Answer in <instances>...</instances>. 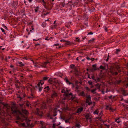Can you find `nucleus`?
Segmentation results:
<instances>
[{
	"label": "nucleus",
	"mask_w": 128,
	"mask_h": 128,
	"mask_svg": "<svg viewBox=\"0 0 128 128\" xmlns=\"http://www.w3.org/2000/svg\"><path fill=\"white\" fill-rule=\"evenodd\" d=\"M85 117L87 120L91 119V118L90 117V115L88 114H86V115Z\"/></svg>",
	"instance_id": "16"
},
{
	"label": "nucleus",
	"mask_w": 128,
	"mask_h": 128,
	"mask_svg": "<svg viewBox=\"0 0 128 128\" xmlns=\"http://www.w3.org/2000/svg\"><path fill=\"white\" fill-rule=\"evenodd\" d=\"M18 63L20 64L19 66L21 67H23L24 66V65L23 64H22V62H19Z\"/></svg>",
	"instance_id": "29"
},
{
	"label": "nucleus",
	"mask_w": 128,
	"mask_h": 128,
	"mask_svg": "<svg viewBox=\"0 0 128 128\" xmlns=\"http://www.w3.org/2000/svg\"><path fill=\"white\" fill-rule=\"evenodd\" d=\"M96 88L94 89H93L91 90V91L92 93H94V94H95L96 92H95L96 91Z\"/></svg>",
	"instance_id": "33"
},
{
	"label": "nucleus",
	"mask_w": 128,
	"mask_h": 128,
	"mask_svg": "<svg viewBox=\"0 0 128 128\" xmlns=\"http://www.w3.org/2000/svg\"><path fill=\"white\" fill-rule=\"evenodd\" d=\"M92 68L91 69L92 72H93L96 70H99V68L96 67V64H93L92 65Z\"/></svg>",
	"instance_id": "5"
},
{
	"label": "nucleus",
	"mask_w": 128,
	"mask_h": 128,
	"mask_svg": "<svg viewBox=\"0 0 128 128\" xmlns=\"http://www.w3.org/2000/svg\"><path fill=\"white\" fill-rule=\"evenodd\" d=\"M86 102L89 105L91 104H92V102H91V98L90 95H86Z\"/></svg>",
	"instance_id": "4"
},
{
	"label": "nucleus",
	"mask_w": 128,
	"mask_h": 128,
	"mask_svg": "<svg viewBox=\"0 0 128 128\" xmlns=\"http://www.w3.org/2000/svg\"><path fill=\"white\" fill-rule=\"evenodd\" d=\"M34 66L36 67L37 68H39L40 67L37 64H35L34 65Z\"/></svg>",
	"instance_id": "64"
},
{
	"label": "nucleus",
	"mask_w": 128,
	"mask_h": 128,
	"mask_svg": "<svg viewBox=\"0 0 128 128\" xmlns=\"http://www.w3.org/2000/svg\"><path fill=\"white\" fill-rule=\"evenodd\" d=\"M93 34V33L92 32H88V35H89V34L92 35V34Z\"/></svg>",
	"instance_id": "52"
},
{
	"label": "nucleus",
	"mask_w": 128,
	"mask_h": 128,
	"mask_svg": "<svg viewBox=\"0 0 128 128\" xmlns=\"http://www.w3.org/2000/svg\"><path fill=\"white\" fill-rule=\"evenodd\" d=\"M115 68L117 69H118L119 68V67L118 66H116V65L115 66H114Z\"/></svg>",
	"instance_id": "50"
},
{
	"label": "nucleus",
	"mask_w": 128,
	"mask_h": 128,
	"mask_svg": "<svg viewBox=\"0 0 128 128\" xmlns=\"http://www.w3.org/2000/svg\"><path fill=\"white\" fill-rule=\"evenodd\" d=\"M113 75H117L118 74V73L117 72H113V74H112Z\"/></svg>",
	"instance_id": "41"
},
{
	"label": "nucleus",
	"mask_w": 128,
	"mask_h": 128,
	"mask_svg": "<svg viewBox=\"0 0 128 128\" xmlns=\"http://www.w3.org/2000/svg\"><path fill=\"white\" fill-rule=\"evenodd\" d=\"M88 83L90 85H92V82L90 80L88 82Z\"/></svg>",
	"instance_id": "48"
},
{
	"label": "nucleus",
	"mask_w": 128,
	"mask_h": 128,
	"mask_svg": "<svg viewBox=\"0 0 128 128\" xmlns=\"http://www.w3.org/2000/svg\"><path fill=\"white\" fill-rule=\"evenodd\" d=\"M53 4L52 3H51L49 5H48V6H47V8H46V9L48 10H50L52 9V8L53 7Z\"/></svg>",
	"instance_id": "9"
},
{
	"label": "nucleus",
	"mask_w": 128,
	"mask_h": 128,
	"mask_svg": "<svg viewBox=\"0 0 128 128\" xmlns=\"http://www.w3.org/2000/svg\"><path fill=\"white\" fill-rule=\"evenodd\" d=\"M48 63V62H44L43 64L41 66L45 68L46 67V64Z\"/></svg>",
	"instance_id": "27"
},
{
	"label": "nucleus",
	"mask_w": 128,
	"mask_h": 128,
	"mask_svg": "<svg viewBox=\"0 0 128 128\" xmlns=\"http://www.w3.org/2000/svg\"><path fill=\"white\" fill-rule=\"evenodd\" d=\"M28 58L26 57H24L23 58V59L25 60H28Z\"/></svg>",
	"instance_id": "63"
},
{
	"label": "nucleus",
	"mask_w": 128,
	"mask_h": 128,
	"mask_svg": "<svg viewBox=\"0 0 128 128\" xmlns=\"http://www.w3.org/2000/svg\"><path fill=\"white\" fill-rule=\"evenodd\" d=\"M50 94V97L52 99H54V98H56L58 96L57 91L54 90H52Z\"/></svg>",
	"instance_id": "3"
},
{
	"label": "nucleus",
	"mask_w": 128,
	"mask_h": 128,
	"mask_svg": "<svg viewBox=\"0 0 128 128\" xmlns=\"http://www.w3.org/2000/svg\"><path fill=\"white\" fill-rule=\"evenodd\" d=\"M48 78L46 77H44L43 78V80H47Z\"/></svg>",
	"instance_id": "39"
},
{
	"label": "nucleus",
	"mask_w": 128,
	"mask_h": 128,
	"mask_svg": "<svg viewBox=\"0 0 128 128\" xmlns=\"http://www.w3.org/2000/svg\"><path fill=\"white\" fill-rule=\"evenodd\" d=\"M26 104L27 107H29L30 105V102L28 100H26Z\"/></svg>",
	"instance_id": "26"
},
{
	"label": "nucleus",
	"mask_w": 128,
	"mask_h": 128,
	"mask_svg": "<svg viewBox=\"0 0 128 128\" xmlns=\"http://www.w3.org/2000/svg\"><path fill=\"white\" fill-rule=\"evenodd\" d=\"M20 80L21 82H23L25 80V78H24V75H21L20 76Z\"/></svg>",
	"instance_id": "10"
},
{
	"label": "nucleus",
	"mask_w": 128,
	"mask_h": 128,
	"mask_svg": "<svg viewBox=\"0 0 128 128\" xmlns=\"http://www.w3.org/2000/svg\"><path fill=\"white\" fill-rule=\"evenodd\" d=\"M78 71L76 69V68H74L72 69V70H71L70 73H72L73 74H74L76 73Z\"/></svg>",
	"instance_id": "14"
},
{
	"label": "nucleus",
	"mask_w": 128,
	"mask_h": 128,
	"mask_svg": "<svg viewBox=\"0 0 128 128\" xmlns=\"http://www.w3.org/2000/svg\"><path fill=\"white\" fill-rule=\"evenodd\" d=\"M2 47V46H0V50L1 49L2 50H4V49H5V48H2L1 49V48Z\"/></svg>",
	"instance_id": "60"
},
{
	"label": "nucleus",
	"mask_w": 128,
	"mask_h": 128,
	"mask_svg": "<svg viewBox=\"0 0 128 128\" xmlns=\"http://www.w3.org/2000/svg\"><path fill=\"white\" fill-rule=\"evenodd\" d=\"M121 120L120 118H116L115 119V121L118 124L119 123L121 122Z\"/></svg>",
	"instance_id": "17"
},
{
	"label": "nucleus",
	"mask_w": 128,
	"mask_h": 128,
	"mask_svg": "<svg viewBox=\"0 0 128 128\" xmlns=\"http://www.w3.org/2000/svg\"><path fill=\"white\" fill-rule=\"evenodd\" d=\"M75 126L76 127L78 128H80L81 126L78 123H76Z\"/></svg>",
	"instance_id": "28"
},
{
	"label": "nucleus",
	"mask_w": 128,
	"mask_h": 128,
	"mask_svg": "<svg viewBox=\"0 0 128 128\" xmlns=\"http://www.w3.org/2000/svg\"><path fill=\"white\" fill-rule=\"evenodd\" d=\"M35 112L36 114L38 115H40L42 114V112L39 110L38 108H37L35 111Z\"/></svg>",
	"instance_id": "8"
},
{
	"label": "nucleus",
	"mask_w": 128,
	"mask_h": 128,
	"mask_svg": "<svg viewBox=\"0 0 128 128\" xmlns=\"http://www.w3.org/2000/svg\"><path fill=\"white\" fill-rule=\"evenodd\" d=\"M44 84V80H40V82H39L36 86V87L38 90L39 92H41L43 87L42 86Z\"/></svg>",
	"instance_id": "2"
},
{
	"label": "nucleus",
	"mask_w": 128,
	"mask_h": 128,
	"mask_svg": "<svg viewBox=\"0 0 128 128\" xmlns=\"http://www.w3.org/2000/svg\"><path fill=\"white\" fill-rule=\"evenodd\" d=\"M31 93H34L35 94V92H34V89H31Z\"/></svg>",
	"instance_id": "36"
},
{
	"label": "nucleus",
	"mask_w": 128,
	"mask_h": 128,
	"mask_svg": "<svg viewBox=\"0 0 128 128\" xmlns=\"http://www.w3.org/2000/svg\"><path fill=\"white\" fill-rule=\"evenodd\" d=\"M49 12H47L46 13H44V16H46V15L49 14Z\"/></svg>",
	"instance_id": "53"
},
{
	"label": "nucleus",
	"mask_w": 128,
	"mask_h": 128,
	"mask_svg": "<svg viewBox=\"0 0 128 128\" xmlns=\"http://www.w3.org/2000/svg\"><path fill=\"white\" fill-rule=\"evenodd\" d=\"M83 109L84 108L82 107L78 108L76 112L77 113H80L83 110Z\"/></svg>",
	"instance_id": "12"
},
{
	"label": "nucleus",
	"mask_w": 128,
	"mask_h": 128,
	"mask_svg": "<svg viewBox=\"0 0 128 128\" xmlns=\"http://www.w3.org/2000/svg\"><path fill=\"white\" fill-rule=\"evenodd\" d=\"M44 89L48 90V91L50 90V88L48 86L46 87H45L44 88Z\"/></svg>",
	"instance_id": "46"
},
{
	"label": "nucleus",
	"mask_w": 128,
	"mask_h": 128,
	"mask_svg": "<svg viewBox=\"0 0 128 128\" xmlns=\"http://www.w3.org/2000/svg\"><path fill=\"white\" fill-rule=\"evenodd\" d=\"M17 120H20L21 122H23L24 120H25L26 119V118L24 117V119H22L21 118H20L19 116L17 118Z\"/></svg>",
	"instance_id": "18"
},
{
	"label": "nucleus",
	"mask_w": 128,
	"mask_h": 128,
	"mask_svg": "<svg viewBox=\"0 0 128 128\" xmlns=\"http://www.w3.org/2000/svg\"><path fill=\"white\" fill-rule=\"evenodd\" d=\"M85 88L86 90L88 91H89L90 90V89L87 86Z\"/></svg>",
	"instance_id": "49"
},
{
	"label": "nucleus",
	"mask_w": 128,
	"mask_h": 128,
	"mask_svg": "<svg viewBox=\"0 0 128 128\" xmlns=\"http://www.w3.org/2000/svg\"><path fill=\"white\" fill-rule=\"evenodd\" d=\"M115 68L114 66H111L110 69V72L111 74H113V72L115 71Z\"/></svg>",
	"instance_id": "11"
},
{
	"label": "nucleus",
	"mask_w": 128,
	"mask_h": 128,
	"mask_svg": "<svg viewBox=\"0 0 128 128\" xmlns=\"http://www.w3.org/2000/svg\"><path fill=\"white\" fill-rule=\"evenodd\" d=\"M48 82L51 84H52L54 83H56V80L55 78H50L48 80Z\"/></svg>",
	"instance_id": "6"
},
{
	"label": "nucleus",
	"mask_w": 128,
	"mask_h": 128,
	"mask_svg": "<svg viewBox=\"0 0 128 128\" xmlns=\"http://www.w3.org/2000/svg\"><path fill=\"white\" fill-rule=\"evenodd\" d=\"M76 40L78 42H80V39L78 38H76Z\"/></svg>",
	"instance_id": "45"
},
{
	"label": "nucleus",
	"mask_w": 128,
	"mask_h": 128,
	"mask_svg": "<svg viewBox=\"0 0 128 128\" xmlns=\"http://www.w3.org/2000/svg\"><path fill=\"white\" fill-rule=\"evenodd\" d=\"M72 96V94L71 93H67V94H66V96H65L66 97H68V96Z\"/></svg>",
	"instance_id": "32"
},
{
	"label": "nucleus",
	"mask_w": 128,
	"mask_h": 128,
	"mask_svg": "<svg viewBox=\"0 0 128 128\" xmlns=\"http://www.w3.org/2000/svg\"><path fill=\"white\" fill-rule=\"evenodd\" d=\"M105 125L106 126H107L108 128H110V125H107V124H105Z\"/></svg>",
	"instance_id": "56"
},
{
	"label": "nucleus",
	"mask_w": 128,
	"mask_h": 128,
	"mask_svg": "<svg viewBox=\"0 0 128 128\" xmlns=\"http://www.w3.org/2000/svg\"><path fill=\"white\" fill-rule=\"evenodd\" d=\"M30 121V120H29V121H28L27 122H26V124H27V126H28L29 125V124L28 123V122H29Z\"/></svg>",
	"instance_id": "61"
},
{
	"label": "nucleus",
	"mask_w": 128,
	"mask_h": 128,
	"mask_svg": "<svg viewBox=\"0 0 128 128\" xmlns=\"http://www.w3.org/2000/svg\"><path fill=\"white\" fill-rule=\"evenodd\" d=\"M39 9V7L38 6L36 7L34 9V10L36 12Z\"/></svg>",
	"instance_id": "34"
},
{
	"label": "nucleus",
	"mask_w": 128,
	"mask_h": 128,
	"mask_svg": "<svg viewBox=\"0 0 128 128\" xmlns=\"http://www.w3.org/2000/svg\"><path fill=\"white\" fill-rule=\"evenodd\" d=\"M64 80H65L66 83L67 84H69L70 85L72 84V83H71V82H69V81L68 80V79L67 77H65V78L64 79Z\"/></svg>",
	"instance_id": "15"
},
{
	"label": "nucleus",
	"mask_w": 128,
	"mask_h": 128,
	"mask_svg": "<svg viewBox=\"0 0 128 128\" xmlns=\"http://www.w3.org/2000/svg\"><path fill=\"white\" fill-rule=\"evenodd\" d=\"M52 99H53L52 98V99L50 98H48L47 100V101L49 103H52L53 102Z\"/></svg>",
	"instance_id": "21"
},
{
	"label": "nucleus",
	"mask_w": 128,
	"mask_h": 128,
	"mask_svg": "<svg viewBox=\"0 0 128 128\" xmlns=\"http://www.w3.org/2000/svg\"><path fill=\"white\" fill-rule=\"evenodd\" d=\"M99 69L100 68L101 69H102L103 70H105V69L104 67L103 66H100V67H99Z\"/></svg>",
	"instance_id": "35"
},
{
	"label": "nucleus",
	"mask_w": 128,
	"mask_h": 128,
	"mask_svg": "<svg viewBox=\"0 0 128 128\" xmlns=\"http://www.w3.org/2000/svg\"><path fill=\"white\" fill-rule=\"evenodd\" d=\"M22 111L25 114H28V112L26 110H22Z\"/></svg>",
	"instance_id": "22"
},
{
	"label": "nucleus",
	"mask_w": 128,
	"mask_h": 128,
	"mask_svg": "<svg viewBox=\"0 0 128 128\" xmlns=\"http://www.w3.org/2000/svg\"><path fill=\"white\" fill-rule=\"evenodd\" d=\"M110 57V56L109 55V54H108V57L106 59V62H107L109 60V59Z\"/></svg>",
	"instance_id": "47"
},
{
	"label": "nucleus",
	"mask_w": 128,
	"mask_h": 128,
	"mask_svg": "<svg viewBox=\"0 0 128 128\" xmlns=\"http://www.w3.org/2000/svg\"><path fill=\"white\" fill-rule=\"evenodd\" d=\"M104 29L106 32H108V28H107L105 27L104 28Z\"/></svg>",
	"instance_id": "58"
},
{
	"label": "nucleus",
	"mask_w": 128,
	"mask_h": 128,
	"mask_svg": "<svg viewBox=\"0 0 128 128\" xmlns=\"http://www.w3.org/2000/svg\"><path fill=\"white\" fill-rule=\"evenodd\" d=\"M75 65L74 64H72L70 65V68L72 69L75 68H74Z\"/></svg>",
	"instance_id": "31"
},
{
	"label": "nucleus",
	"mask_w": 128,
	"mask_h": 128,
	"mask_svg": "<svg viewBox=\"0 0 128 128\" xmlns=\"http://www.w3.org/2000/svg\"><path fill=\"white\" fill-rule=\"evenodd\" d=\"M122 94L124 96H126L127 94L128 95V93H127L126 91L124 90H123L122 91Z\"/></svg>",
	"instance_id": "19"
},
{
	"label": "nucleus",
	"mask_w": 128,
	"mask_h": 128,
	"mask_svg": "<svg viewBox=\"0 0 128 128\" xmlns=\"http://www.w3.org/2000/svg\"><path fill=\"white\" fill-rule=\"evenodd\" d=\"M48 37H46V38L45 39V40H48L50 39V38H48Z\"/></svg>",
	"instance_id": "55"
},
{
	"label": "nucleus",
	"mask_w": 128,
	"mask_h": 128,
	"mask_svg": "<svg viewBox=\"0 0 128 128\" xmlns=\"http://www.w3.org/2000/svg\"><path fill=\"white\" fill-rule=\"evenodd\" d=\"M13 2V6H17L18 4V2L17 1H14Z\"/></svg>",
	"instance_id": "24"
},
{
	"label": "nucleus",
	"mask_w": 128,
	"mask_h": 128,
	"mask_svg": "<svg viewBox=\"0 0 128 128\" xmlns=\"http://www.w3.org/2000/svg\"><path fill=\"white\" fill-rule=\"evenodd\" d=\"M66 44L67 45H70L71 43V42L70 41H66Z\"/></svg>",
	"instance_id": "38"
},
{
	"label": "nucleus",
	"mask_w": 128,
	"mask_h": 128,
	"mask_svg": "<svg viewBox=\"0 0 128 128\" xmlns=\"http://www.w3.org/2000/svg\"><path fill=\"white\" fill-rule=\"evenodd\" d=\"M78 95L79 96H82L83 97L86 96L85 93L84 91L80 92L78 94Z\"/></svg>",
	"instance_id": "13"
},
{
	"label": "nucleus",
	"mask_w": 128,
	"mask_h": 128,
	"mask_svg": "<svg viewBox=\"0 0 128 128\" xmlns=\"http://www.w3.org/2000/svg\"><path fill=\"white\" fill-rule=\"evenodd\" d=\"M100 78H96L95 79H94V80L96 82H100Z\"/></svg>",
	"instance_id": "30"
},
{
	"label": "nucleus",
	"mask_w": 128,
	"mask_h": 128,
	"mask_svg": "<svg viewBox=\"0 0 128 128\" xmlns=\"http://www.w3.org/2000/svg\"><path fill=\"white\" fill-rule=\"evenodd\" d=\"M59 45V44H54L53 46H58Z\"/></svg>",
	"instance_id": "57"
},
{
	"label": "nucleus",
	"mask_w": 128,
	"mask_h": 128,
	"mask_svg": "<svg viewBox=\"0 0 128 128\" xmlns=\"http://www.w3.org/2000/svg\"><path fill=\"white\" fill-rule=\"evenodd\" d=\"M0 29L3 32H5L4 30V29H3L2 28H1Z\"/></svg>",
	"instance_id": "59"
},
{
	"label": "nucleus",
	"mask_w": 128,
	"mask_h": 128,
	"mask_svg": "<svg viewBox=\"0 0 128 128\" xmlns=\"http://www.w3.org/2000/svg\"><path fill=\"white\" fill-rule=\"evenodd\" d=\"M60 41L62 42H66V41L64 40H60Z\"/></svg>",
	"instance_id": "51"
},
{
	"label": "nucleus",
	"mask_w": 128,
	"mask_h": 128,
	"mask_svg": "<svg viewBox=\"0 0 128 128\" xmlns=\"http://www.w3.org/2000/svg\"><path fill=\"white\" fill-rule=\"evenodd\" d=\"M58 74H60V75H59V76L60 77L62 78V76H63V74H62L60 72H58Z\"/></svg>",
	"instance_id": "37"
},
{
	"label": "nucleus",
	"mask_w": 128,
	"mask_h": 128,
	"mask_svg": "<svg viewBox=\"0 0 128 128\" xmlns=\"http://www.w3.org/2000/svg\"><path fill=\"white\" fill-rule=\"evenodd\" d=\"M4 107H6L7 108V112L9 114H16L18 110H17L16 108L14 106H12L10 110L8 108H10V107L7 104H5L4 105Z\"/></svg>",
	"instance_id": "1"
},
{
	"label": "nucleus",
	"mask_w": 128,
	"mask_h": 128,
	"mask_svg": "<svg viewBox=\"0 0 128 128\" xmlns=\"http://www.w3.org/2000/svg\"><path fill=\"white\" fill-rule=\"evenodd\" d=\"M20 125H21L22 126H23V127L26 126L25 125V123H23L21 124Z\"/></svg>",
	"instance_id": "44"
},
{
	"label": "nucleus",
	"mask_w": 128,
	"mask_h": 128,
	"mask_svg": "<svg viewBox=\"0 0 128 128\" xmlns=\"http://www.w3.org/2000/svg\"><path fill=\"white\" fill-rule=\"evenodd\" d=\"M99 112V110L98 109H96L94 112L93 113L94 114H98Z\"/></svg>",
	"instance_id": "23"
},
{
	"label": "nucleus",
	"mask_w": 128,
	"mask_h": 128,
	"mask_svg": "<svg viewBox=\"0 0 128 128\" xmlns=\"http://www.w3.org/2000/svg\"><path fill=\"white\" fill-rule=\"evenodd\" d=\"M61 92L62 93H64V94L66 96V94H67V92L66 91V89H63L61 91Z\"/></svg>",
	"instance_id": "25"
},
{
	"label": "nucleus",
	"mask_w": 128,
	"mask_h": 128,
	"mask_svg": "<svg viewBox=\"0 0 128 128\" xmlns=\"http://www.w3.org/2000/svg\"><path fill=\"white\" fill-rule=\"evenodd\" d=\"M94 80V79H95V78L94 76H92L91 77Z\"/></svg>",
	"instance_id": "62"
},
{
	"label": "nucleus",
	"mask_w": 128,
	"mask_h": 128,
	"mask_svg": "<svg viewBox=\"0 0 128 128\" xmlns=\"http://www.w3.org/2000/svg\"><path fill=\"white\" fill-rule=\"evenodd\" d=\"M94 40V38H92V40H88V43H90L91 42H93Z\"/></svg>",
	"instance_id": "42"
},
{
	"label": "nucleus",
	"mask_w": 128,
	"mask_h": 128,
	"mask_svg": "<svg viewBox=\"0 0 128 128\" xmlns=\"http://www.w3.org/2000/svg\"><path fill=\"white\" fill-rule=\"evenodd\" d=\"M120 52V50L119 49H117L116 50V54H118V53Z\"/></svg>",
	"instance_id": "43"
},
{
	"label": "nucleus",
	"mask_w": 128,
	"mask_h": 128,
	"mask_svg": "<svg viewBox=\"0 0 128 128\" xmlns=\"http://www.w3.org/2000/svg\"><path fill=\"white\" fill-rule=\"evenodd\" d=\"M48 3L46 2H43L42 5L44 6V8L46 9L47 6H48Z\"/></svg>",
	"instance_id": "20"
},
{
	"label": "nucleus",
	"mask_w": 128,
	"mask_h": 128,
	"mask_svg": "<svg viewBox=\"0 0 128 128\" xmlns=\"http://www.w3.org/2000/svg\"><path fill=\"white\" fill-rule=\"evenodd\" d=\"M60 5L62 6L63 7H64L65 6V4L62 2H61Z\"/></svg>",
	"instance_id": "40"
},
{
	"label": "nucleus",
	"mask_w": 128,
	"mask_h": 128,
	"mask_svg": "<svg viewBox=\"0 0 128 128\" xmlns=\"http://www.w3.org/2000/svg\"><path fill=\"white\" fill-rule=\"evenodd\" d=\"M70 120V119H68L66 120H65V122L66 123H67L69 122V120Z\"/></svg>",
	"instance_id": "54"
},
{
	"label": "nucleus",
	"mask_w": 128,
	"mask_h": 128,
	"mask_svg": "<svg viewBox=\"0 0 128 128\" xmlns=\"http://www.w3.org/2000/svg\"><path fill=\"white\" fill-rule=\"evenodd\" d=\"M30 96H27L28 98L30 100H32L35 97V95L34 93H31Z\"/></svg>",
	"instance_id": "7"
}]
</instances>
